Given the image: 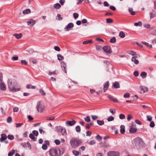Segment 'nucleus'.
Here are the masks:
<instances>
[{
	"label": "nucleus",
	"mask_w": 156,
	"mask_h": 156,
	"mask_svg": "<svg viewBox=\"0 0 156 156\" xmlns=\"http://www.w3.org/2000/svg\"><path fill=\"white\" fill-rule=\"evenodd\" d=\"M142 43L145 45L146 46L150 47L151 48H152V46L151 44H149L148 43L145 42H143Z\"/></svg>",
	"instance_id": "58836bf2"
},
{
	"label": "nucleus",
	"mask_w": 156,
	"mask_h": 156,
	"mask_svg": "<svg viewBox=\"0 0 156 156\" xmlns=\"http://www.w3.org/2000/svg\"><path fill=\"white\" fill-rule=\"evenodd\" d=\"M134 126V125L132 126L130 128L129 132L131 133H134L136 132L137 131V129L136 128L133 127Z\"/></svg>",
	"instance_id": "f3484780"
},
{
	"label": "nucleus",
	"mask_w": 156,
	"mask_h": 156,
	"mask_svg": "<svg viewBox=\"0 0 156 156\" xmlns=\"http://www.w3.org/2000/svg\"><path fill=\"white\" fill-rule=\"evenodd\" d=\"M48 74L50 75H51L52 74L56 75L57 74V73L56 72V71L55 70L53 72L49 71L48 72Z\"/></svg>",
	"instance_id": "c03bdc74"
},
{
	"label": "nucleus",
	"mask_w": 156,
	"mask_h": 156,
	"mask_svg": "<svg viewBox=\"0 0 156 156\" xmlns=\"http://www.w3.org/2000/svg\"><path fill=\"white\" fill-rule=\"evenodd\" d=\"M73 154L76 156H78L79 154V152L76 150L73 151Z\"/></svg>",
	"instance_id": "49530a36"
},
{
	"label": "nucleus",
	"mask_w": 156,
	"mask_h": 156,
	"mask_svg": "<svg viewBox=\"0 0 156 156\" xmlns=\"http://www.w3.org/2000/svg\"><path fill=\"white\" fill-rule=\"evenodd\" d=\"M19 108L17 107H15L13 108V112H18Z\"/></svg>",
	"instance_id": "680f3d73"
},
{
	"label": "nucleus",
	"mask_w": 156,
	"mask_h": 156,
	"mask_svg": "<svg viewBox=\"0 0 156 156\" xmlns=\"http://www.w3.org/2000/svg\"><path fill=\"white\" fill-rule=\"evenodd\" d=\"M12 121V118L11 117L9 116L7 119V122L8 123H10Z\"/></svg>",
	"instance_id": "de8ad7c7"
},
{
	"label": "nucleus",
	"mask_w": 156,
	"mask_h": 156,
	"mask_svg": "<svg viewBox=\"0 0 156 156\" xmlns=\"http://www.w3.org/2000/svg\"><path fill=\"white\" fill-rule=\"evenodd\" d=\"M7 137L9 139L12 140L14 139V136L12 135H8Z\"/></svg>",
	"instance_id": "6e6d98bb"
},
{
	"label": "nucleus",
	"mask_w": 156,
	"mask_h": 156,
	"mask_svg": "<svg viewBox=\"0 0 156 156\" xmlns=\"http://www.w3.org/2000/svg\"><path fill=\"white\" fill-rule=\"evenodd\" d=\"M23 125V123H16V127H19Z\"/></svg>",
	"instance_id": "338daca9"
},
{
	"label": "nucleus",
	"mask_w": 156,
	"mask_h": 156,
	"mask_svg": "<svg viewBox=\"0 0 156 156\" xmlns=\"http://www.w3.org/2000/svg\"><path fill=\"white\" fill-rule=\"evenodd\" d=\"M108 156H119V153L117 152L112 151L108 153Z\"/></svg>",
	"instance_id": "1a4fd4ad"
},
{
	"label": "nucleus",
	"mask_w": 156,
	"mask_h": 156,
	"mask_svg": "<svg viewBox=\"0 0 156 156\" xmlns=\"http://www.w3.org/2000/svg\"><path fill=\"white\" fill-rule=\"evenodd\" d=\"M129 54L132 55L133 56V57H139L140 56L137 54L135 52L133 51H130L128 52V53Z\"/></svg>",
	"instance_id": "9d476101"
},
{
	"label": "nucleus",
	"mask_w": 156,
	"mask_h": 156,
	"mask_svg": "<svg viewBox=\"0 0 156 156\" xmlns=\"http://www.w3.org/2000/svg\"><path fill=\"white\" fill-rule=\"evenodd\" d=\"M36 108L38 112H42L43 111L44 109V106L41 104L40 101H39L37 102Z\"/></svg>",
	"instance_id": "20e7f679"
},
{
	"label": "nucleus",
	"mask_w": 156,
	"mask_h": 156,
	"mask_svg": "<svg viewBox=\"0 0 156 156\" xmlns=\"http://www.w3.org/2000/svg\"><path fill=\"white\" fill-rule=\"evenodd\" d=\"M62 127L61 126H57L55 127V130L58 132H60Z\"/></svg>",
	"instance_id": "393cba45"
},
{
	"label": "nucleus",
	"mask_w": 156,
	"mask_h": 156,
	"mask_svg": "<svg viewBox=\"0 0 156 156\" xmlns=\"http://www.w3.org/2000/svg\"><path fill=\"white\" fill-rule=\"evenodd\" d=\"M29 137L32 140L34 141H35L36 140V138L35 137L32 133H30L29 136Z\"/></svg>",
	"instance_id": "a878e982"
},
{
	"label": "nucleus",
	"mask_w": 156,
	"mask_h": 156,
	"mask_svg": "<svg viewBox=\"0 0 156 156\" xmlns=\"http://www.w3.org/2000/svg\"><path fill=\"white\" fill-rule=\"evenodd\" d=\"M1 138L0 139V141L1 142H3L7 138V136L5 134H2L1 135Z\"/></svg>",
	"instance_id": "dca6fc26"
},
{
	"label": "nucleus",
	"mask_w": 156,
	"mask_h": 156,
	"mask_svg": "<svg viewBox=\"0 0 156 156\" xmlns=\"http://www.w3.org/2000/svg\"><path fill=\"white\" fill-rule=\"evenodd\" d=\"M49 154L51 156H55L57 154V151L55 149H51L49 151Z\"/></svg>",
	"instance_id": "0eeeda50"
},
{
	"label": "nucleus",
	"mask_w": 156,
	"mask_h": 156,
	"mask_svg": "<svg viewBox=\"0 0 156 156\" xmlns=\"http://www.w3.org/2000/svg\"><path fill=\"white\" fill-rule=\"evenodd\" d=\"M32 134L36 136H37L38 135V132L37 131L33 130L32 131Z\"/></svg>",
	"instance_id": "79ce46f5"
},
{
	"label": "nucleus",
	"mask_w": 156,
	"mask_h": 156,
	"mask_svg": "<svg viewBox=\"0 0 156 156\" xmlns=\"http://www.w3.org/2000/svg\"><path fill=\"white\" fill-rule=\"evenodd\" d=\"M139 57H132L131 58V61L132 62H134L135 64L137 65L139 63V61L136 58Z\"/></svg>",
	"instance_id": "2eb2a0df"
},
{
	"label": "nucleus",
	"mask_w": 156,
	"mask_h": 156,
	"mask_svg": "<svg viewBox=\"0 0 156 156\" xmlns=\"http://www.w3.org/2000/svg\"><path fill=\"white\" fill-rule=\"evenodd\" d=\"M95 143V142L94 140H91L88 143V144L90 145H92L94 144Z\"/></svg>",
	"instance_id": "5fc2aeb1"
},
{
	"label": "nucleus",
	"mask_w": 156,
	"mask_h": 156,
	"mask_svg": "<svg viewBox=\"0 0 156 156\" xmlns=\"http://www.w3.org/2000/svg\"><path fill=\"white\" fill-rule=\"evenodd\" d=\"M130 95V94L129 93H126L124 94L123 97L124 98H128L129 97Z\"/></svg>",
	"instance_id": "09e8293b"
},
{
	"label": "nucleus",
	"mask_w": 156,
	"mask_h": 156,
	"mask_svg": "<svg viewBox=\"0 0 156 156\" xmlns=\"http://www.w3.org/2000/svg\"><path fill=\"white\" fill-rule=\"evenodd\" d=\"M119 35L122 38H123L125 36V34L122 31L120 32Z\"/></svg>",
	"instance_id": "cd10ccee"
},
{
	"label": "nucleus",
	"mask_w": 156,
	"mask_h": 156,
	"mask_svg": "<svg viewBox=\"0 0 156 156\" xmlns=\"http://www.w3.org/2000/svg\"><path fill=\"white\" fill-rule=\"evenodd\" d=\"M92 41L91 40H89L87 41H84L83 42V44H91L92 43Z\"/></svg>",
	"instance_id": "473e14b6"
},
{
	"label": "nucleus",
	"mask_w": 156,
	"mask_h": 156,
	"mask_svg": "<svg viewBox=\"0 0 156 156\" xmlns=\"http://www.w3.org/2000/svg\"><path fill=\"white\" fill-rule=\"evenodd\" d=\"M59 61H61L64 59V57L62 55L58 54L57 55Z\"/></svg>",
	"instance_id": "2f4dec72"
},
{
	"label": "nucleus",
	"mask_w": 156,
	"mask_h": 156,
	"mask_svg": "<svg viewBox=\"0 0 156 156\" xmlns=\"http://www.w3.org/2000/svg\"><path fill=\"white\" fill-rule=\"evenodd\" d=\"M22 36V34L21 33L19 34H13V36H15L17 39H20Z\"/></svg>",
	"instance_id": "aec40b11"
},
{
	"label": "nucleus",
	"mask_w": 156,
	"mask_h": 156,
	"mask_svg": "<svg viewBox=\"0 0 156 156\" xmlns=\"http://www.w3.org/2000/svg\"><path fill=\"white\" fill-rule=\"evenodd\" d=\"M132 118V116L130 115H128L127 119L128 121H129Z\"/></svg>",
	"instance_id": "774afa93"
},
{
	"label": "nucleus",
	"mask_w": 156,
	"mask_h": 156,
	"mask_svg": "<svg viewBox=\"0 0 156 156\" xmlns=\"http://www.w3.org/2000/svg\"><path fill=\"white\" fill-rule=\"evenodd\" d=\"M106 21L108 23H112L113 22V20L110 18H108L106 19Z\"/></svg>",
	"instance_id": "c9c22d12"
},
{
	"label": "nucleus",
	"mask_w": 156,
	"mask_h": 156,
	"mask_svg": "<svg viewBox=\"0 0 156 156\" xmlns=\"http://www.w3.org/2000/svg\"><path fill=\"white\" fill-rule=\"evenodd\" d=\"M69 143L71 147L75 148L81 145L82 141L77 138L73 137L71 139Z\"/></svg>",
	"instance_id": "f03ea898"
},
{
	"label": "nucleus",
	"mask_w": 156,
	"mask_h": 156,
	"mask_svg": "<svg viewBox=\"0 0 156 156\" xmlns=\"http://www.w3.org/2000/svg\"><path fill=\"white\" fill-rule=\"evenodd\" d=\"M109 86V84L108 81H107L104 83L103 88L104 92H105L106 91Z\"/></svg>",
	"instance_id": "ddd939ff"
},
{
	"label": "nucleus",
	"mask_w": 156,
	"mask_h": 156,
	"mask_svg": "<svg viewBox=\"0 0 156 156\" xmlns=\"http://www.w3.org/2000/svg\"><path fill=\"white\" fill-rule=\"evenodd\" d=\"M73 26L74 24L73 23H70L68 24L66 27L64 28V30L66 31H69L73 27Z\"/></svg>",
	"instance_id": "6e6552de"
},
{
	"label": "nucleus",
	"mask_w": 156,
	"mask_h": 156,
	"mask_svg": "<svg viewBox=\"0 0 156 156\" xmlns=\"http://www.w3.org/2000/svg\"><path fill=\"white\" fill-rule=\"evenodd\" d=\"M147 120L149 121H151L152 120V117L150 115H147Z\"/></svg>",
	"instance_id": "e2e57ef3"
},
{
	"label": "nucleus",
	"mask_w": 156,
	"mask_h": 156,
	"mask_svg": "<svg viewBox=\"0 0 156 156\" xmlns=\"http://www.w3.org/2000/svg\"><path fill=\"white\" fill-rule=\"evenodd\" d=\"M61 66L62 70L64 71L65 73H67L66 70V63L64 62H62L61 63Z\"/></svg>",
	"instance_id": "9b49d317"
},
{
	"label": "nucleus",
	"mask_w": 156,
	"mask_h": 156,
	"mask_svg": "<svg viewBox=\"0 0 156 156\" xmlns=\"http://www.w3.org/2000/svg\"><path fill=\"white\" fill-rule=\"evenodd\" d=\"M143 142L142 139L137 137L133 140V145L137 148H140L143 145Z\"/></svg>",
	"instance_id": "7ed1b4c3"
},
{
	"label": "nucleus",
	"mask_w": 156,
	"mask_h": 156,
	"mask_svg": "<svg viewBox=\"0 0 156 156\" xmlns=\"http://www.w3.org/2000/svg\"><path fill=\"white\" fill-rule=\"evenodd\" d=\"M73 17L75 19L77 18L79 16L78 13H74L73 14Z\"/></svg>",
	"instance_id": "13d9d810"
},
{
	"label": "nucleus",
	"mask_w": 156,
	"mask_h": 156,
	"mask_svg": "<svg viewBox=\"0 0 156 156\" xmlns=\"http://www.w3.org/2000/svg\"><path fill=\"white\" fill-rule=\"evenodd\" d=\"M152 34L156 36V27L154 28V31L152 33Z\"/></svg>",
	"instance_id": "0e129e2a"
},
{
	"label": "nucleus",
	"mask_w": 156,
	"mask_h": 156,
	"mask_svg": "<svg viewBox=\"0 0 156 156\" xmlns=\"http://www.w3.org/2000/svg\"><path fill=\"white\" fill-rule=\"evenodd\" d=\"M48 146L46 144H43L42 146V148L44 150H46L47 149Z\"/></svg>",
	"instance_id": "8fccbe9b"
},
{
	"label": "nucleus",
	"mask_w": 156,
	"mask_h": 156,
	"mask_svg": "<svg viewBox=\"0 0 156 156\" xmlns=\"http://www.w3.org/2000/svg\"><path fill=\"white\" fill-rule=\"evenodd\" d=\"M21 145L23 147H26V145H28V142L27 143L24 142L21 144Z\"/></svg>",
	"instance_id": "864d4df0"
},
{
	"label": "nucleus",
	"mask_w": 156,
	"mask_h": 156,
	"mask_svg": "<svg viewBox=\"0 0 156 156\" xmlns=\"http://www.w3.org/2000/svg\"><path fill=\"white\" fill-rule=\"evenodd\" d=\"M75 129H76V131L77 132H80V130H81L80 127L79 126H77L76 127Z\"/></svg>",
	"instance_id": "e433bc0d"
},
{
	"label": "nucleus",
	"mask_w": 156,
	"mask_h": 156,
	"mask_svg": "<svg viewBox=\"0 0 156 156\" xmlns=\"http://www.w3.org/2000/svg\"><path fill=\"white\" fill-rule=\"evenodd\" d=\"M60 132L63 135H66V130L65 128L62 127Z\"/></svg>",
	"instance_id": "4be33fe9"
},
{
	"label": "nucleus",
	"mask_w": 156,
	"mask_h": 156,
	"mask_svg": "<svg viewBox=\"0 0 156 156\" xmlns=\"http://www.w3.org/2000/svg\"><path fill=\"white\" fill-rule=\"evenodd\" d=\"M150 18L151 19L154 17L156 15V13L153 14L152 12L150 13Z\"/></svg>",
	"instance_id": "052dcab7"
},
{
	"label": "nucleus",
	"mask_w": 156,
	"mask_h": 156,
	"mask_svg": "<svg viewBox=\"0 0 156 156\" xmlns=\"http://www.w3.org/2000/svg\"><path fill=\"white\" fill-rule=\"evenodd\" d=\"M54 142L55 144L57 145H59L60 144V141L58 140H55Z\"/></svg>",
	"instance_id": "69168bd1"
},
{
	"label": "nucleus",
	"mask_w": 156,
	"mask_h": 156,
	"mask_svg": "<svg viewBox=\"0 0 156 156\" xmlns=\"http://www.w3.org/2000/svg\"><path fill=\"white\" fill-rule=\"evenodd\" d=\"M154 126L155 124L154 122L153 121H151V122H150V126L151 128H153L154 127Z\"/></svg>",
	"instance_id": "603ef678"
},
{
	"label": "nucleus",
	"mask_w": 156,
	"mask_h": 156,
	"mask_svg": "<svg viewBox=\"0 0 156 156\" xmlns=\"http://www.w3.org/2000/svg\"><path fill=\"white\" fill-rule=\"evenodd\" d=\"M76 123V122L74 120L68 121L66 122V124L67 126H72L75 125Z\"/></svg>",
	"instance_id": "423d86ee"
},
{
	"label": "nucleus",
	"mask_w": 156,
	"mask_h": 156,
	"mask_svg": "<svg viewBox=\"0 0 156 156\" xmlns=\"http://www.w3.org/2000/svg\"><path fill=\"white\" fill-rule=\"evenodd\" d=\"M119 118L121 119H125V116L122 114H120L119 115Z\"/></svg>",
	"instance_id": "ea45409f"
},
{
	"label": "nucleus",
	"mask_w": 156,
	"mask_h": 156,
	"mask_svg": "<svg viewBox=\"0 0 156 156\" xmlns=\"http://www.w3.org/2000/svg\"><path fill=\"white\" fill-rule=\"evenodd\" d=\"M133 9L132 8H129L128 9L129 12L132 15H134L135 14V12L133 11Z\"/></svg>",
	"instance_id": "5701e85b"
},
{
	"label": "nucleus",
	"mask_w": 156,
	"mask_h": 156,
	"mask_svg": "<svg viewBox=\"0 0 156 156\" xmlns=\"http://www.w3.org/2000/svg\"><path fill=\"white\" fill-rule=\"evenodd\" d=\"M147 76V73L144 72H142L140 74V76L142 78H145Z\"/></svg>",
	"instance_id": "bb28decb"
},
{
	"label": "nucleus",
	"mask_w": 156,
	"mask_h": 156,
	"mask_svg": "<svg viewBox=\"0 0 156 156\" xmlns=\"http://www.w3.org/2000/svg\"><path fill=\"white\" fill-rule=\"evenodd\" d=\"M105 52L108 53H111L112 52V50L110 46H105L102 48Z\"/></svg>",
	"instance_id": "39448f33"
},
{
	"label": "nucleus",
	"mask_w": 156,
	"mask_h": 156,
	"mask_svg": "<svg viewBox=\"0 0 156 156\" xmlns=\"http://www.w3.org/2000/svg\"><path fill=\"white\" fill-rule=\"evenodd\" d=\"M54 7L56 9H58L61 7V5L59 3H56L54 5Z\"/></svg>",
	"instance_id": "72a5a7b5"
},
{
	"label": "nucleus",
	"mask_w": 156,
	"mask_h": 156,
	"mask_svg": "<svg viewBox=\"0 0 156 156\" xmlns=\"http://www.w3.org/2000/svg\"><path fill=\"white\" fill-rule=\"evenodd\" d=\"M109 111L112 115L114 114L115 113V109L110 108L109 109Z\"/></svg>",
	"instance_id": "3c124183"
},
{
	"label": "nucleus",
	"mask_w": 156,
	"mask_h": 156,
	"mask_svg": "<svg viewBox=\"0 0 156 156\" xmlns=\"http://www.w3.org/2000/svg\"><path fill=\"white\" fill-rule=\"evenodd\" d=\"M39 92L43 96H45L46 94L44 92V90L42 89H40L39 90Z\"/></svg>",
	"instance_id": "a18cd8bd"
},
{
	"label": "nucleus",
	"mask_w": 156,
	"mask_h": 156,
	"mask_svg": "<svg viewBox=\"0 0 156 156\" xmlns=\"http://www.w3.org/2000/svg\"><path fill=\"white\" fill-rule=\"evenodd\" d=\"M85 121L87 122H89L90 121V117L89 116H87L84 118Z\"/></svg>",
	"instance_id": "7c9ffc66"
},
{
	"label": "nucleus",
	"mask_w": 156,
	"mask_h": 156,
	"mask_svg": "<svg viewBox=\"0 0 156 156\" xmlns=\"http://www.w3.org/2000/svg\"><path fill=\"white\" fill-rule=\"evenodd\" d=\"M113 86L115 88H119L120 87L119 83L117 82H115L114 83Z\"/></svg>",
	"instance_id": "b1692460"
},
{
	"label": "nucleus",
	"mask_w": 156,
	"mask_h": 156,
	"mask_svg": "<svg viewBox=\"0 0 156 156\" xmlns=\"http://www.w3.org/2000/svg\"><path fill=\"white\" fill-rule=\"evenodd\" d=\"M15 150H12L8 154V156H12L15 153Z\"/></svg>",
	"instance_id": "f704fd0d"
},
{
	"label": "nucleus",
	"mask_w": 156,
	"mask_h": 156,
	"mask_svg": "<svg viewBox=\"0 0 156 156\" xmlns=\"http://www.w3.org/2000/svg\"><path fill=\"white\" fill-rule=\"evenodd\" d=\"M31 10L30 9H28L23 10V13L24 15L30 13Z\"/></svg>",
	"instance_id": "6ab92c4d"
},
{
	"label": "nucleus",
	"mask_w": 156,
	"mask_h": 156,
	"mask_svg": "<svg viewBox=\"0 0 156 156\" xmlns=\"http://www.w3.org/2000/svg\"><path fill=\"white\" fill-rule=\"evenodd\" d=\"M134 26H136L141 27L142 25V23L141 21H139L137 23H134Z\"/></svg>",
	"instance_id": "c756f323"
},
{
	"label": "nucleus",
	"mask_w": 156,
	"mask_h": 156,
	"mask_svg": "<svg viewBox=\"0 0 156 156\" xmlns=\"http://www.w3.org/2000/svg\"><path fill=\"white\" fill-rule=\"evenodd\" d=\"M110 42L112 43H115L116 42V38L115 37H113L110 40Z\"/></svg>",
	"instance_id": "a19ab883"
},
{
	"label": "nucleus",
	"mask_w": 156,
	"mask_h": 156,
	"mask_svg": "<svg viewBox=\"0 0 156 156\" xmlns=\"http://www.w3.org/2000/svg\"><path fill=\"white\" fill-rule=\"evenodd\" d=\"M54 48L55 50L58 51H60V48L58 47L57 46H55L54 47Z\"/></svg>",
	"instance_id": "bf43d9fd"
},
{
	"label": "nucleus",
	"mask_w": 156,
	"mask_h": 156,
	"mask_svg": "<svg viewBox=\"0 0 156 156\" xmlns=\"http://www.w3.org/2000/svg\"><path fill=\"white\" fill-rule=\"evenodd\" d=\"M56 18L58 20H62V18L61 17V15L59 14H57Z\"/></svg>",
	"instance_id": "4c0bfd02"
},
{
	"label": "nucleus",
	"mask_w": 156,
	"mask_h": 156,
	"mask_svg": "<svg viewBox=\"0 0 156 156\" xmlns=\"http://www.w3.org/2000/svg\"><path fill=\"white\" fill-rule=\"evenodd\" d=\"M114 120V118L113 116H110L108 117L107 119V120L108 122L113 121Z\"/></svg>",
	"instance_id": "37998d69"
},
{
	"label": "nucleus",
	"mask_w": 156,
	"mask_h": 156,
	"mask_svg": "<svg viewBox=\"0 0 156 156\" xmlns=\"http://www.w3.org/2000/svg\"><path fill=\"white\" fill-rule=\"evenodd\" d=\"M140 89L141 91H142L143 93L147 92L148 90V88L147 87L142 86L140 87Z\"/></svg>",
	"instance_id": "4468645a"
},
{
	"label": "nucleus",
	"mask_w": 156,
	"mask_h": 156,
	"mask_svg": "<svg viewBox=\"0 0 156 156\" xmlns=\"http://www.w3.org/2000/svg\"><path fill=\"white\" fill-rule=\"evenodd\" d=\"M97 123L99 125L101 126L104 124V122L103 120H97Z\"/></svg>",
	"instance_id": "c85d7f7f"
},
{
	"label": "nucleus",
	"mask_w": 156,
	"mask_h": 156,
	"mask_svg": "<svg viewBox=\"0 0 156 156\" xmlns=\"http://www.w3.org/2000/svg\"><path fill=\"white\" fill-rule=\"evenodd\" d=\"M8 86L10 91L12 92H16L19 91V88H16L17 83L16 81L14 80L9 79L8 80Z\"/></svg>",
	"instance_id": "f257e3e1"
},
{
	"label": "nucleus",
	"mask_w": 156,
	"mask_h": 156,
	"mask_svg": "<svg viewBox=\"0 0 156 156\" xmlns=\"http://www.w3.org/2000/svg\"><path fill=\"white\" fill-rule=\"evenodd\" d=\"M91 117L93 120H95L98 118V116L96 115H92Z\"/></svg>",
	"instance_id": "4d7b16f0"
},
{
	"label": "nucleus",
	"mask_w": 156,
	"mask_h": 156,
	"mask_svg": "<svg viewBox=\"0 0 156 156\" xmlns=\"http://www.w3.org/2000/svg\"><path fill=\"white\" fill-rule=\"evenodd\" d=\"M125 127L123 125H121L120 126V132L121 133L124 134L125 133Z\"/></svg>",
	"instance_id": "412c9836"
},
{
	"label": "nucleus",
	"mask_w": 156,
	"mask_h": 156,
	"mask_svg": "<svg viewBox=\"0 0 156 156\" xmlns=\"http://www.w3.org/2000/svg\"><path fill=\"white\" fill-rule=\"evenodd\" d=\"M0 88L3 90H5L6 89V86L4 83H2L0 85Z\"/></svg>",
	"instance_id": "a211bd4d"
},
{
	"label": "nucleus",
	"mask_w": 156,
	"mask_h": 156,
	"mask_svg": "<svg viewBox=\"0 0 156 156\" xmlns=\"http://www.w3.org/2000/svg\"><path fill=\"white\" fill-rule=\"evenodd\" d=\"M36 21L32 19H30V20L27 22V24L28 25L32 26H34L36 23Z\"/></svg>",
	"instance_id": "f8f14e48"
}]
</instances>
